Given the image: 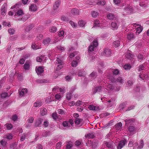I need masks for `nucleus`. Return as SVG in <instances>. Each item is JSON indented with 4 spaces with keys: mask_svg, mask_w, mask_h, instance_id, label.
<instances>
[{
    "mask_svg": "<svg viewBox=\"0 0 149 149\" xmlns=\"http://www.w3.org/2000/svg\"><path fill=\"white\" fill-rule=\"evenodd\" d=\"M106 83H105V84H103L104 86H100L96 87L94 88L93 90V92L94 94L97 92H102L103 93H105L107 92L109 90H114L115 91H118L120 89V87L116 88L114 89V86L112 85L109 84L107 80L106 79Z\"/></svg>",
    "mask_w": 149,
    "mask_h": 149,
    "instance_id": "obj_1",
    "label": "nucleus"
},
{
    "mask_svg": "<svg viewBox=\"0 0 149 149\" xmlns=\"http://www.w3.org/2000/svg\"><path fill=\"white\" fill-rule=\"evenodd\" d=\"M108 82L110 83L112 82H118L120 84H123L125 81V80L121 77H118L116 79H115L112 73H109L107 75Z\"/></svg>",
    "mask_w": 149,
    "mask_h": 149,
    "instance_id": "obj_2",
    "label": "nucleus"
},
{
    "mask_svg": "<svg viewBox=\"0 0 149 149\" xmlns=\"http://www.w3.org/2000/svg\"><path fill=\"white\" fill-rule=\"evenodd\" d=\"M56 70H59L61 69L63 67L64 63L60 56H58L56 59Z\"/></svg>",
    "mask_w": 149,
    "mask_h": 149,
    "instance_id": "obj_3",
    "label": "nucleus"
},
{
    "mask_svg": "<svg viewBox=\"0 0 149 149\" xmlns=\"http://www.w3.org/2000/svg\"><path fill=\"white\" fill-rule=\"evenodd\" d=\"M98 142L96 140L93 141L88 140L86 143V145L87 146H91L92 148L95 149L97 146Z\"/></svg>",
    "mask_w": 149,
    "mask_h": 149,
    "instance_id": "obj_4",
    "label": "nucleus"
},
{
    "mask_svg": "<svg viewBox=\"0 0 149 149\" xmlns=\"http://www.w3.org/2000/svg\"><path fill=\"white\" fill-rule=\"evenodd\" d=\"M124 13L126 14H129L134 11V8L131 6H128L125 7L124 9Z\"/></svg>",
    "mask_w": 149,
    "mask_h": 149,
    "instance_id": "obj_5",
    "label": "nucleus"
},
{
    "mask_svg": "<svg viewBox=\"0 0 149 149\" xmlns=\"http://www.w3.org/2000/svg\"><path fill=\"white\" fill-rule=\"evenodd\" d=\"M98 45V42L97 40H95L92 44L89 47L88 51L92 52L94 50V49L97 47Z\"/></svg>",
    "mask_w": 149,
    "mask_h": 149,
    "instance_id": "obj_6",
    "label": "nucleus"
},
{
    "mask_svg": "<svg viewBox=\"0 0 149 149\" xmlns=\"http://www.w3.org/2000/svg\"><path fill=\"white\" fill-rule=\"evenodd\" d=\"M94 25L93 27H99L101 28H103L106 27V25L102 23H100L98 20H95L94 22Z\"/></svg>",
    "mask_w": 149,
    "mask_h": 149,
    "instance_id": "obj_7",
    "label": "nucleus"
},
{
    "mask_svg": "<svg viewBox=\"0 0 149 149\" xmlns=\"http://www.w3.org/2000/svg\"><path fill=\"white\" fill-rule=\"evenodd\" d=\"M133 24L134 27H137L136 33L137 35L139 34L142 31L143 29V27L140 25L136 24Z\"/></svg>",
    "mask_w": 149,
    "mask_h": 149,
    "instance_id": "obj_8",
    "label": "nucleus"
},
{
    "mask_svg": "<svg viewBox=\"0 0 149 149\" xmlns=\"http://www.w3.org/2000/svg\"><path fill=\"white\" fill-rule=\"evenodd\" d=\"M134 147L135 148L138 146L137 147V149H141L142 148L144 145L143 141L142 140H141L140 141L139 144L136 143H135L134 144Z\"/></svg>",
    "mask_w": 149,
    "mask_h": 149,
    "instance_id": "obj_9",
    "label": "nucleus"
},
{
    "mask_svg": "<svg viewBox=\"0 0 149 149\" xmlns=\"http://www.w3.org/2000/svg\"><path fill=\"white\" fill-rule=\"evenodd\" d=\"M127 141L125 139L122 140L120 141L117 147V149H121L127 143Z\"/></svg>",
    "mask_w": 149,
    "mask_h": 149,
    "instance_id": "obj_10",
    "label": "nucleus"
},
{
    "mask_svg": "<svg viewBox=\"0 0 149 149\" xmlns=\"http://www.w3.org/2000/svg\"><path fill=\"white\" fill-rule=\"evenodd\" d=\"M70 124L71 126H72L73 125V123L72 120H70L68 122L67 121H63L62 123L64 127H68L70 126Z\"/></svg>",
    "mask_w": 149,
    "mask_h": 149,
    "instance_id": "obj_11",
    "label": "nucleus"
},
{
    "mask_svg": "<svg viewBox=\"0 0 149 149\" xmlns=\"http://www.w3.org/2000/svg\"><path fill=\"white\" fill-rule=\"evenodd\" d=\"M19 96L22 97L27 93V90L26 88L20 89L19 90Z\"/></svg>",
    "mask_w": 149,
    "mask_h": 149,
    "instance_id": "obj_12",
    "label": "nucleus"
},
{
    "mask_svg": "<svg viewBox=\"0 0 149 149\" xmlns=\"http://www.w3.org/2000/svg\"><path fill=\"white\" fill-rule=\"evenodd\" d=\"M46 60V57L43 56H41L39 57H37L36 58L37 62H44Z\"/></svg>",
    "mask_w": 149,
    "mask_h": 149,
    "instance_id": "obj_13",
    "label": "nucleus"
},
{
    "mask_svg": "<svg viewBox=\"0 0 149 149\" xmlns=\"http://www.w3.org/2000/svg\"><path fill=\"white\" fill-rule=\"evenodd\" d=\"M111 51L108 48H105L103 52L104 55L106 56H110L111 54Z\"/></svg>",
    "mask_w": 149,
    "mask_h": 149,
    "instance_id": "obj_14",
    "label": "nucleus"
},
{
    "mask_svg": "<svg viewBox=\"0 0 149 149\" xmlns=\"http://www.w3.org/2000/svg\"><path fill=\"white\" fill-rule=\"evenodd\" d=\"M36 70L38 75L40 74L44 71L43 68L41 66H39L38 68L36 67Z\"/></svg>",
    "mask_w": 149,
    "mask_h": 149,
    "instance_id": "obj_15",
    "label": "nucleus"
},
{
    "mask_svg": "<svg viewBox=\"0 0 149 149\" xmlns=\"http://www.w3.org/2000/svg\"><path fill=\"white\" fill-rule=\"evenodd\" d=\"M61 3V1L59 0H58L55 1L53 6V9L54 10H58L60 5Z\"/></svg>",
    "mask_w": 149,
    "mask_h": 149,
    "instance_id": "obj_16",
    "label": "nucleus"
},
{
    "mask_svg": "<svg viewBox=\"0 0 149 149\" xmlns=\"http://www.w3.org/2000/svg\"><path fill=\"white\" fill-rule=\"evenodd\" d=\"M31 47L33 49L35 50L40 49L41 48V46L40 45H38L36 42H33L32 43Z\"/></svg>",
    "mask_w": 149,
    "mask_h": 149,
    "instance_id": "obj_17",
    "label": "nucleus"
},
{
    "mask_svg": "<svg viewBox=\"0 0 149 149\" xmlns=\"http://www.w3.org/2000/svg\"><path fill=\"white\" fill-rule=\"evenodd\" d=\"M6 4H4L1 8V13L2 15H5L6 12Z\"/></svg>",
    "mask_w": 149,
    "mask_h": 149,
    "instance_id": "obj_18",
    "label": "nucleus"
},
{
    "mask_svg": "<svg viewBox=\"0 0 149 149\" xmlns=\"http://www.w3.org/2000/svg\"><path fill=\"white\" fill-rule=\"evenodd\" d=\"M97 76V73L95 72H93L89 75V77L90 79L92 80L94 79Z\"/></svg>",
    "mask_w": 149,
    "mask_h": 149,
    "instance_id": "obj_19",
    "label": "nucleus"
},
{
    "mask_svg": "<svg viewBox=\"0 0 149 149\" xmlns=\"http://www.w3.org/2000/svg\"><path fill=\"white\" fill-rule=\"evenodd\" d=\"M135 127L133 126H130L128 128V130L130 132V134H128L130 135H132L134 133Z\"/></svg>",
    "mask_w": 149,
    "mask_h": 149,
    "instance_id": "obj_20",
    "label": "nucleus"
},
{
    "mask_svg": "<svg viewBox=\"0 0 149 149\" xmlns=\"http://www.w3.org/2000/svg\"><path fill=\"white\" fill-rule=\"evenodd\" d=\"M42 104V102L41 101L39 100H37L34 103L33 106L36 107H40Z\"/></svg>",
    "mask_w": 149,
    "mask_h": 149,
    "instance_id": "obj_21",
    "label": "nucleus"
},
{
    "mask_svg": "<svg viewBox=\"0 0 149 149\" xmlns=\"http://www.w3.org/2000/svg\"><path fill=\"white\" fill-rule=\"evenodd\" d=\"M139 76L140 79L139 80H144L149 79V76L147 74H145L144 75H142V74L140 75Z\"/></svg>",
    "mask_w": 149,
    "mask_h": 149,
    "instance_id": "obj_22",
    "label": "nucleus"
},
{
    "mask_svg": "<svg viewBox=\"0 0 149 149\" xmlns=\"http://www.w3.org/2000/svg\"><path fill=\"white\" fill-rule=\"evenodd\" d=\"M75 105L77 106H80L81 107H82V106L83 107L85 106L86 105L85 102H83L80 100L77 101L75 103Z\"/></svg>",
    "mask_w": 149,
    "mask_h": 149,
    "instance_id": "obj_23",
    "label": "nucleus"
},
{
    "mask_svg": "<svg viewBox=\"0 0 149 149\" xmlns=\"http://www.w3.org/2000/svg\"><path fill=\"white\" fill-rule=\"evenodd\" d=\"M104 143L105 145L108 148H111L112 149H114L113 148V142H105Z\"/></svg>",
    "mask_w": 149,
    "mask_h": 149,
    "instance_id": "obj_24",
    "label": "nucleus"
},
{
    "mask_svg": "<svg viewBox=\"0 0 149 149\" xmlns=\"http://www.w3.org/2000/svg\"><path fill=\"white\" fill-rule=\"evenodd\" d=\"M125 56L127 59L130 60L133 57V55L131 53L130 51H128L126 53Z\"/></svg>",
    "mask_w": 149,
    "mask_h": 149,
    "instance_id": "obj_25",
    "label": "nucleus"
},
{
    "mask_svg": "<svg viewBox=\"0 0 149 149\" xmlns=\"http://www.w3.org/2000/svg\"><path fill=\"white\" fill-rule=\"evenodd\" d=\"M30 10L32 11H35L37 10V7L34 4H32L29 8Z\"/></svg>",
    "mask_w": 149,
    "mask_h": 149,
    "instance_id": "obj_26",
    "label": "nucleus"
},
{
    "mask_svg": "<svg viewBox=\"0 0 149 149\" xmlns=\"http://www.w3.org/2000/svg\"><path fill=\"white\" fill-rule=\"evenodd\" d=\"M48 81L45 79H38L36 80V82L39 84L47 83Z\"/></svg>",
    "mask_w": 149,
    "mask_h": 149,
    "instance_id": "obj_27",
    "label": "nucleus"
},
{
    "mask_svg": "<svg viewBox=\"0 0 149 149\" xmlns=\"http://www.w3.org/2000/svg\"><path fill=\"white\" fill-rule=\"evenodd\" d=\"M111 25L112 29L114 30L117 29L118 27V26L115 22H112L111 24Z\"/></svg>",
    "mask_w": 149,
    "mask_h": 149,
    "instance_id": "obj_28",
    "label": "nucleus"
},
{
    "mask_svg": "<svg viewBox=\"0 0 149 149\" xmlns=\"http://www.w3.org/2000/svg\"><path fill=\"white\" fill-rule=\"evenodd\" d=\"M42 119L41 118H38L35 124V126L37 127L41 123Z\"/></svg>",
    "mask_w": 149,
    "mask_h": 149,
    "instance_id": "obj_29",
    "label": "nucleus"
},
{
    "mask_svg": "<svg viewBox=\"0 0 149 149\" xmlns=\"http://www.w3.org/2000/svg\"><path fill=\"white\" fill-rule=\"evenodd\" d=\"M71 13L74 15H78L79 14V10L77 9L74 8L71 9Z\"/></svg>",
    "mask_w": 149,
    "mask_h": 149,
    "instance_id": "obj_30",
    "label": "nucleus"
},
{
    "mask_svg": "<svg viewBox=\"0 0 149 149\" xmlns=\"http://www.w3.org/2000/svg\"><path fill=\"white\" fill-rule=\"evenodd\" d=\"M107 18L110 20H112L115 18V16L112 13H109L107 14Z\"/></svg>",
    "mask_w": 149,
    "mask_h": 149,
    "instance_id": "obj_31",
    "label": "nucleus"
},
{
    "mask_svg": "<svg viewBox=\"0 0 149 149\" xmlns=\"http://www.w3.org/2000/svg\"><path fill=\"white\" fill-rule=\"evenodd\" d=\"M112 72L114 75H117L119 74V71L117 69H112L110 72Z\"/></svg>",
    "mask_w": 149,
    "mask_h": 149,
    "instance_id": "obj_32",
    "label": "nucleus"
},
{
    "mask_svg": "<svg viewBox=\"0 0 149 149\" xmlns=\"http://www.w3.org/2000/svg\"><path fill=\"white\" fill-rule=\"evenodd\" d=\"M86 23L85 21L82 20L79 21L78 22L79 25L81 27H84Z\"/></svg>",
    "mask_w": 149,
    "mask_h": 149,
    "instance_id": "obj_33",
    "label": "nucleus"
},
{
    "mask_svg": "<svg viewBox=\"0 0 149 149\" xmlns=\"http://www.w3.org/2000/svg\"><path fill=\"white\" fill-rule=\"evenodd\" d=\"M82 121V119L79 118L75 119V124L78 126H80V123Z\"/></svg>",
    "mask_w": 149,
    "mask_h": 149,
    "instance_id": "obj_34",
    "label": "nucleus"
},
{
    "mask_svg": "<svg viewBox=\"0 0 149 149\" xmlns=\"http://www.w3.org/2000/svg\"><path fill=\"white\" fill-rule=\"evenodd\" d=\"M122 124L121 123H119L116 124V129L117 130H121Z\"/></svg>",
    "mask_w": 149,
    "mask_h": 149,
    "instance_id": "obj_35",
    "label": "nucleus"
},
{
    "mask_svg": "<svg viewBox=\"0 0 149 149\" xmlns=\"http://www.w3.org/2000/svg\"><path fill=\"white\" fill-rule=\"evenodd\" d=\"M30 65L29 63L26 62L24 65V68L26 70H28L30 69Z\"/></svg>",
    "mask_w": 149,
    "mask_h": 149,
    "instance_id": "obj_36",
    "label": "nucleus"
},
{
    "mask_svg": "<svg viewBox=\"0 0 149 149\" xmlns=\"http://www.w3.org/2000/svg\"><path fill=\"white\" fill-rule=\"evenodd\" d=\"M120 41L117 40L114 41L113 43V46L116 47H118L120 45Z\"/></svg>",
    "mask_w": 149,
    "mask_h": 149,
    "instance_id": "obj_37",
    "label": "nucleus"
},
{
    "mask_svg": "<svg viewBox=\"0 0 149 149\" xmlns=\"http://www.w3.org/2000/svg\"><path fill=\"white\" fill-rule=\"evenodd\" d=\"M73 143L71 141L68 142V143L67 144L66 148L67 149H70L72 146Z\"/></svg>",
    "mask_w": 149,
    "mask_h": 149,
    "instance_id": "obj_38",
    "label": "nucleus"
},
{
    "mask_svg": "<svg viewBox=\"0 0 149 149\" xmlns=\"http://www.w3.org/2000/svg\"><path fill=\"white\" fill-rule=\"evenodd\" d=\"M131 68V65L128 64H126L123 66V68L126 70H130Z\"/></svg>",
    "mask_w": 149,
    "mask_h": 149,
    "instance_id": "obj_39",
    "label": "nucleus"
},
{
    "mask_svg": "<svg viewBox=\"0 0 149 149\" xmlns=\"http://www.w3.org/2000/svg\"><path fill=\"white\" fill-rule=\"evenodd\" d=\"M47 112V110L45 108H42L40 111V114L42 116H44L46 114Z\"/></svg>",
    "mask_w": 149,
    "mask_h": 149,
    "instance_id": "obj_40",
    "label": "nucleus"
},
{
    "mask_svg": "<svg viewBox=\"0 0 149 149\" xmlns=\"http://www.w3.org/2000/svg\"><path fill=\"white\" fill-rule=\"evenodd\" d=\"M134 38L133 33H129L127 35V38L129 40H131Z\"/></svg>",
    "mask_w": 149,
    "mask_h": 149,
    "instance_id": "obj_41",
    "label": "nucleus"
},
{
    "mask_svg": "<svg viewBox=\"0 0 149 149\" xmlns=\"http://www.w3.org/2000/svg\"><path fill=\"white\" fill-rule=\"evenodd\" d=\"M24 13L23 11L21 10H19L15 14V15H18L19 16L22 15H23Z\"/></svg>",
    "mask_w": 149,
    "mask_h": 149,
    "instance_id": "obj_42",
    "label": "nucleus"
},
{
    "mask_svg": "<svg viewBox=\"0 0 149 149\" xmlns=\"http://www.w3.org/2000/svg\"><path fill=\"white\" fill-rule=\"evenodd\" d=\"M21 5L20 3L16 4L14 6H12L11 8V9H13L14 8H15L16 9H17L20 7Z\"/></svg>",
    "mask_w": 149,
    "mask_h": 149,
    "instance_id": "obj_43",
    "label": "nucleus"
},
{
    "mask_svg": "<svg viewBox=\"0 0 149 149\" xmlns=\"http://www.w3.org/2000/svg\"><path fill=\"white\" fill-rule=\"evenodd\" d=\"M56 28L55 26H53L50 27L49 29V31L52 33H54L56 31Z\"/></svg>",
    "mask_w": 149,
    "mask_h": 149,
    "instance_id": "obj_44",
    "label": "nucleus"
},
{
    "mask_svg": "<svg viewBox=\"0 0 149 149\" xmlns=\"http://www.w3.org/2000/svg\"><path fill=\"white\" fill-rule=\"evenodd\" d=\"M86 74V73L84 71H80L79 72L78 75L79 76H84Z\"/></svg>",
    "mask_w": 149,
    "mask_h": 149,
    "instance_id": "obj_45",
    "label": "nucleus"
},
{
    "mask_svg": "<svg viewBox=\"0 0 149 149\" xmlns=\"http://www.w3.org/2000/svg\"><path fill=\"white\" fill-rule=\"evenodd\" d=\"M33 27V26L32 25H30L28 26L25 29V31L26 32L29 31Z\"/></svg>",
    "mask_w": 149,
    "mask_h": 149,
    "instance_id": "obj_46",
    "label": "nucleus"
},
{
    "mask_svg": "<svg viewBox=\"0 0 149 149\" xmlns=\"http://www.w3.org/2000/svg\"><path fill=\"white\" fill-rule=\"evenodd\" d=\"M96 107L93 105H89L88 108L91 110H96Z\"/></svg>",
    "mask_w": 149,
    "mask_h": 149,
    "instance_id": "obj_47",
    "label": "nucleus"
},
{
    "mask_svg": "<svg viewBox=\"0 0 149 149\" xmlns=\"http://www.w3.org/2000/svg\"><path fill=\"white\" fill-rule=\"evenodd\" d=\"M126 104V102H123L119 106L120 109H123L125 107Z\"/></svg>",
    "mask_w": 149,
    "mask_h": 149,
    "instance_id": "obj_48",
    "label": "nucleus"
},
{
    "mask_svg": "<svg viewBox=\"0 0 149 149\" xmlns=\"http://www.w3.org/2000/svg\"><path fill=\"white\" fill-rule=\"evenodd\" d=\"M55 98L54 99L55 100H61V96L59 94H57L55 95Z\"/></svg>",
    "mask_w": 149,
    "mask_h": 149,
    "instance_id": "obj_49",
    "label": "nucleus"
},
{
    "mask_svg": "<svg viewBox=\"0 0 149 149\" xmlns=\"http://www.w3.org/2000/svg\"><path fill=\"white\" fill-rule=\"evenodd\" d=\"M98 13L97 12L93 11L91 13L92 17H96L98 15Z\"/></svg>",
    "mask_w": 149,
    "mask_h": 149,
    "instance_id": "obj_50",
    "label": "nucleus"
},
{
    "mask_svg": "<svg viewBox=\"0 0 149 149\" xmlns=\"http://www.w3.org/2000/svg\"><path fill=\"white\" fill-rule=\"evenodd\" d=\"M50 41V39L49 38H47L43 40V43L45 45L49 44Z\"/></svg>",
    "mask_w": 149,
    "mask_h": 149,
    "instance_id": "obj_51",
    "label": "nucleus"
},
{
    "mask_svg": "<svg viewBox=\"0 0 149 149\" xmlns=\"http://www.w3.org/2000/svg\"><path fill=\"white\" fill-rule=\"evenodd\" d=\"M85 136H86V138H93L94 137V136L92 133H89L86 135H85Z\"/></svg>",
    "mask_w": 149,
    "mask_h": 149,
    "instance_id": "obj_52",
    "label": "nucleus"
},
{
    "mask_svg": "<svg viewBox=\"0 0 149 149\" xmlns=\"http://www.w3.org/2000/svg\"><path fill=\"white\" fill-rule=\"evenodd\" d=\"M66 97L67 99L70 100L72 97V93L71 92L68 93L66 95Z\"/></svg>",
    "mask_w": 149,
    "mask_h": 149,
    "instance_id": "obj_53",
    "label": "nucleus"
},
{
    "mask_svg": "<svg viewBox=\"0 0 149 149\" xmlns=\"http://www.w3.org/2000/svg\"><path fill=\"white\" fill-rule=\"evenodd\" d=\"M52 116L53 118L55 120H56L58 118L57 114L56 112L52 113Z\"/></svg>",
    "mask_w": 149,
    "mask_h": 149,
    "instance_id": "obj_54",
    "label": "nucleus"
},
{
    "mask_svg": "<svg viewBox=\"0 0 149 149\" xmlns=\"http://www.w3.org/2000/svg\"><path fill=\"white\" fill-rule=\"evenodd\" d=\"M66 88L65 87H62L61 88H59V92L64 93L65 92Z\"/></svg>",
    "mask_w": 149,
    "mask_h": 149,
    "instance_id": "obj_55",
    "label": "nucleus"
},
{
    "mask_svg": "<svg viewBox=\"0 0 149 149\" xmlns=\"http://www.w3.org/2000/svg\"><path fill=\"white\" fill-rule=\"evenodd\" d=\"M59 87L58 86H55L53 89V91L54 92L57 93L59 92Z\"/></svg>",
    "mask_w": 149,
    "mask_h": 149,
    "instance_id": "obj_56",
    "label": "nucleus"
},
{
    "mask_svg": "<svg viewBox=\"0 0 149 149\" xmlns=\"http://www.w3.org/2000/svg\"><path fill=\"white\" fill-rule=\"evenodd\" d=\"M133 82L131 80H129L127 81L126 85L127 86V87H129L130 86H132L133 84Z\"/></svg>",
    "mask_w": 149,
    "mask_h": 149,
    "instance_id": "obj_57",
    "label": "nucleus"
},
{
    "mask_svg": "<svg viewBox=\"0 0 149 149\" xmlns=\"http://www.w3.org/2000/svg\"><path fill=\"white\" fill-rule=\"evenodd\" d=\"M69 23L73 27L75 28L77 26V24L74 23L72 21H70Z\"/></svg>",
    "mask_w": 149,
    "mask_h": 149,
    "instance_id": "obj_58",
    "label": "nucleus"
},
{
    "mask_svg": "<svg viewBox=\"0 0 149 149\" xmlns=\"http://www.w3.org/2000/svg\"><path fill=\"white\" fill-rule=\"evenodd\" d=\"M7 129L8 130H10L12 128L13 126L11 124H6L5 125Z\"/></svg>",
    "mask_w": 149,
    "mask_h": 149,
    "instance_id": "obj_59",
    "label": "nucleus"
},
{
    "mask_svg": "<svg viewBox=\"0 0 149 149\" xmlns=\"http://www.w3.org/2000/svg\"><path fill=\"white\" fill-rule=\"evenodd\" d=\"M61 19L62 20L65 21V22H68L69 21L68 18L67 17L64 16H62V17H61Z\"/></svg>",
    "mask_w": 149,
    "mask_h": 149,
    "instance_id": "obj_60",
    "label": "nucleus"
},
{
    "mask_svg": "<svg viewBox=\"0 0 149 149\" xmlns=\"http://www.w3.org/2000/svg\"><path fill=\"white\" fill-rule=\"evenodd\" d=\"M78 64V62L76 61H73L72 63V67H75Z\"/></svg>",
    "mask_w": 149,
    "mask_h": 149,
    "instance_id": "obj_61",
    "label": "nucleus"
},
{
    "mask_svg": "<svg viewBox=\"0 0 149 149\" xmlns=\"http://www.w3.org/2000/svg\"><path fill=\"white\" fill-rule=\"evenodd\" d=\"M42 35L41 34H39L36 37V40H41L42 38Z\"/></svg>",
    "mask_w": 149,
    "mask_h": 149,
    "instance_id": "obj_62",
    "label": "nucleus"
},
{
    "mask_svg": "<svg viewBox=\"0 0 149 149\" xmlns=\"http://www.w3.org/2000/svg\"><path fill=\"white\" fill-rule=\"evenodd\" d=\"M52 101V99L51 98V97L48 96L46 98L45 101L47 103H49Z\"/></svg>",
    "mask_w": 149,
    "mask_h": 149,
    "instance_id": "obj_63",
    "label": "nucleus"
},
{
    "mask_svg": "<svg viewBox=\"0 0 149 149\" xmlns=\"http://www.w3.org/2000/svg\"><path fill=\"white\" fill-rule=\"evenodd\" d=\"M8 32L11 35L13 34L14 33L15 30L14 29L10 28L8 30Z\"/></svg>",
    "mask_w": 149,
    "mask_h": 149,
    "instance_id": "obj_64",
    "label": "nucleus"
}]
</instances>
